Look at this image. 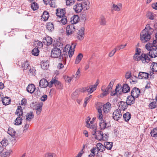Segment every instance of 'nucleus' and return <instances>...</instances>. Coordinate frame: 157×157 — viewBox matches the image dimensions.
Returning <instances> with one entry per match:
<instances>
[{"mask_svg": "<svg viewBox=\"0 0 157 157\" xmlns=\"http://www.w3.org/2000/svg\"><path fill=\"white\" fill-rule=\"evenodd\" d=\"M153 30L149 25H146L145 28L143 30L140 34V40L143 43L149 41L151 38V35L153 32Z\"/></svg>", "mask_w": 157, "mask_h": 157, "instance_id": "nucleus-1", "label": "nucleus"}, {"mask_svg": "<svg viewBox=\"0 0 157 157\" xmlns=\"http://www.w3.org/2000/svg\"><path fill=\"white\" fill-rule=\"evenodd\" d=\"M51 55V56L54 58H59L61 59L62 58L64 64L66 63L67 58H68L67 54L66 53H63L61 55V50L57 47H55L52 49Z\"/></svg>", "mask_w": 157, "mask_h": 157, "instance_id": "nucleus-2", "label": "nucleus"}, {"mask_svg": "<svg viewBox=\"0 0 157 157\" xmlns=\"http://www.w3.org/2000/svg\"><path fill=\"white\" fill-rule=\"evenodd\" d=\"M151 57L149 56L148 53H142L140 56V60L142 63L144 64H147L149 63L151 60Z\"/></svg>", "mask_w": 157, "mask_h": 157, "instance_id": "nucleus-3", "label": "nucleus"}, {"mask_svg": "<svg viewBox=\"0 0 157 157\" xmlns=\"http://www.w3.org/2000/svg\"><path fill=\"white\" fill-rule=\"evenodd\" d=\"M114 81L115 80L113 79L110 82L109 85L105 90V91L101 94V95L103 96L102 97L105 96L109 94V91L111 90L112 89Z\"/></svg>", "mask_w": 157, "mask_h": 157, "instance_id": "nucleus-4", "label": "nucleus"}, {"mask_svg": "<svg viewBox=\"0 0 157 157\" xmlns=\"http://www.w3.org/2000/svg\"><path fill=\"white\" fill-rule=\"evenodd\" d=\"M149 51L148 53L149 56L151 58H155L157 56V48L152 47L149 49H147Z\"/></svg>", "mask_w": 157, "mask_h": 157, "instance_id": "nucleus-5", "label": "nucleus"}, {"mask_svg": "<svg viewBox=\"0 0 157 157\" xmlns=\"http://www.w3.org/2000/svg\"><path fill=\"white\" fill-rule=\"evenodd\" d=\"M119 109H116L113 114V118L115 120L118 121L122 117V115L121 112Z\"/></svg>", "mask_w": 157, "mask_h": 157, "instance_id": "nucleus-6", "label": "nucleus"}, {"mask_svg": "<svg viewBox=\"0 0 157 157\" xmlns=\"http://www.w3.org/2000/svg\"><path fill=\"white\" fill-rule=\"evenodd\" d=\"M39 88H37L36 89L35 86L33 84H30L29 85L27 88V91L31 94L33 93L35 91L36 92V90L37 91V94H38V92L40 94V91H39Z\"/></svg>", "mask_w": 157, "mask_h": 157, "instance_id": "nucleus-7", "label": "nucleus"}, {"mask_svg": "<svg viewBox=\"0 0 157 157\" xmlns=\"http://www.w3.org/2000/svg\"><path fill=\"white\" fill-rule=\"evenodd\" d=\"M140 89L136 87L133 88L131 91V95L135 98L139 97L140 95Z\"/></svg>", "mask_w": 157, "mask_h": 157, "instance_id": "nucleus-8", "label": "nucleus"}, {"mask_svg": "<svg viewBox=\"0 0 157 157\" xmlns=\"http://www.w3.org/2000/svg\"><path fill=\"white\" fill-rule=\"evenodd\" d=\"M56 11V15L58 17V19H60L61 17L65 16L66 13L65 8L57 9Z\"/></svg>", "mask_w": 157, "mask_h": 157, "instance_id": "nucleus-9", "label": "nucleus"}, {"mask_svg": "<svg viewBox=\"0 0 157 157\" xmlns=\"http://www.w3.org/2000/svg\"><path fill=\"white\" fill-rule=\"evenodd\" d=\"M75 26L73 24L67 26L66 28L67 34L69 36L71 35L75 31Z\"/></svg>", "mask_w": 157, "mask_h": 157, "instance_id": "nucleus-10", "label": "nucleus"}, {"mask_svg": "<svg viewBox=\"0 0 157 157\" xmlns=\"http://www.w3.org/2000/svg\"><path fill=\"white\" fill-rule=\"evenodd\" d=\"M84 27H82L79 30L77 33V37L78 39L79 40H82L84 37Z\"/></svg>", "mask_w": 157, "mask_h": 157, "instance_id": "nucleus-11", "label": "nucleus"}, {"mask_svg": "<svg viewBox=\"0 0 157 157\" xmlns=\"http://www.w3.org/2000/svg\"><path fill=\"white\" fill-rule=\"evenodd\" d=\"M96 90L93 87L92 85L90 86L84 88H83L81 91L83 92H88V94H90Z\"/></svg>", "mask_w": 157, "mask_h": 157, "instance_id": "nucleus-12", "label": "nucleus"}, {"mask_svg": "<svg viewBox=\"0 0 157 157\" xmlns=\"http://www.w3.org/2000/svg\"><path fill=\"white\" fill-rule=\"evenodd\" d=\"M149 75V74L147 73L140 72L138 76V78L139 79H148Z\"/></svg>", "mask_w": 157, "mask_h": 157, "instance_id": "nucleus-13", "label": "nucleus"}, {"mask_svg": "<svg viewBox=\"0 0 157 157\" xmlns=\"http://www.w3.org/2000/svg\"><path fill=\"white\" fill-rule=\"evenodd\" d=\"M119 109L120 110H125L127 108L128 105L126 102L121 101L118 103Z\"/></svg>", "mask_w": 157, "mask_h": 157, "instance_id": "nucleus-14", "label": "nucleus"}, {"mask_svg": "<svg viewBox=\"0 0 157 157\" xmlns=\"http://www.w3.org/2000/svg\"><path fill=\"white\" fill-rule=\"evenodd\" d=\"M48 82L46 79L42 78L39 82V86L42 88H45L48 86Z\"/></svg>", "mask_w": 157, "mask_h": 157, "instance_id": "nucleus-15", "label": "nucleus"}, {"mask_svg": "<svg viewBox=\"0 0 157 157\" xmlns=\"http://www.w3.org/2000/svg\"><path fill=\"white\" fill-rule=\"evenodd\" d=\"M135 98L131 95L128 96L126 99V102L128 105H131L135 103Z\"/></svg>", "mask_w": 157, "mask_h": 157, "instance_id": "nucleus-16", "label": "nucleus"}, {"mask_svg": "<svg viewBox=\"0 0 157 157\" xmlns=\"http://www.w3.org/2000/svg\"><path fill=\"white\" fill-rule=\"evenodd\" d=\"M73 8L75 12L77 13H80L83 9L82 5L80 3H78L76 4L74 6Z\"/></svg>", "mask_w": 157, "mask_h": 157, "instance_id": "nucleus-17", "label": "nucleus"}, {"mask_svg": "<svg viewBox=\"0 0 157 157\" xmlns=\"http://www.w3.org/2000/svg\"><path fill=\"white\" fill-rule=\"evenodd\" d=\"M103 107L104 112L105 113L109 112L111 108V104L109 102H108L104 104Z\"/></svg>", "mask_w": 157, "mask_h": 157, "instance_id": "nucleus-18", "label": "nucleus"}, {"mask_svg": "<svg viewBox=\"0 0 157 157\" xmlns=\"http://www.w3.org/2000/svg\"><path fill=\"white\" fill-rule=\"evenodd\" d=\"M81 4L84 10H87L90 8V3L88 0H84Z\"/></svg>", "mask_w": 157, "mask_h": 157, "instance_id": "nucleus-19", "label": "nucleus"}, {"mask_svg": "<svg viewBox=\"0 0 157 157\" xmlns=\"http://www.w3.org/2000/svg\"><path fill=\"white\" fill-rule=\"evenodd\" d=\"M76 46V44L72 43L71 45L70 49L68 52V55L69 57H71L74 53L75 48Z\"/></svg>", "mask_w": 157, "mask_h": 157, "instance_id": "nucleus-20", "label": "nucleus"}, {"mask_svg": "<svg viewBox=\"0 0 157 157\" xmlns=\"http://www.w3.org/2000/svg\"><path fill=\"white\" fill-rule=\"evenodd\" d=\"M154 47L157 48V39L154 40L152 44L148 43L145 45L146 49H149L151 48Z\"/></svg>", "mask_w": 157, "mask_h": 157, "instance_id": "nucleus-21", "label": "nucleus"}, {"mask_svg": "<svg viewBox=\"0 0 157 157\" xmlns=\"http://www.w3.org/2000/svg\"><path fill=\"white\" fill-rule=\"evenodd\" d=\"M28 75L29 76H35L36 74V71L34 67H31L27 70V71Z\"/></svg>", "mask_w": 157, "mask_h": 157, "instance_id": "nucleus-22", "label": "nucleus"}, {"mask_svg": "<svg viewBox=\"0 0 157 157\" xmlns=\"http://www.w3.org/2000/svg\"><path fill=\"white\" fill-rule=\"evenodd\" d=\"M52 38L49 36H47L45 39L43 40V42L48 45H49L52 44Z\"/></svg>", "mask_w": 157, "mask_h": 157, "instance_id": "nucleus-23", "label": "nucleus"}, {"mask_svg": "<svg viewBox=\"0 0 157 157\" xmlns=\"http://www.w3.org/2000/svg\"><path fill=\"white\" fill-rule=\"evenodd\" d=\"M22 67L24 72L28 70L31 67L28 61H26L22 63Z\"/></svg>", "mask_w": 157, "mask_h": 157, "instance_id": "nucleus-24", "label": "nucleus"}, {"mask_svg": "<svg viewBox=\"0 0 157 157\" xmlns=\"http://www.w3.org/2000/svg\"><path fill=\"white\" fill-rule=\"evenodd\" d=\"M25 117L26 120L29 121H30L34 117L33 112L31 111L27 113Z\"/></svg>", "mask_w": 157, "mask_h": 157, "instance_id": "nucleus-25", "label": "nucleus"}, {"mask_svg": "<svg viewBox=\"0 0 157 157\" xmlns=\"http://www.w3.org/2000/svg\"><path fill=\"white\" fill-rule=\"evenodd\" d=\"M79 21V17L76 15L72 16L71 18V22L72 24H76Z\"/></svg>", "mask_w": 157, "mask_h": 157, "instance_id": "nucleus-26", "label": "nucleus"}, {"mask_svg": "<svg viewBox=\"0 0 157 157\" xmlns=\"http://www.w3.org/2000/svg\"><path fill=\"white\" fill-rule=\"evenodd\" d=\"M149 108L153 109L157 107V99H153L149 105Z\"/></svg>", "mask_w": 157, "mask_h": 157, "instance_id": "nucleus-27", "label": "nucleus"}, {"mask_svg": "<svg viewBox=\"0 0 157 157\" xmlns=\"http://www.w3.org/2000/svg\"><path fill=\"white\" fill-rule=\"evenodd\" d=\"M102 108V105L100 106L98 108V117L99 119L101 120H103V116L102 114V110L101 109Z\"/></svg>", "mask_w": 157, "mask_h": 157, "instance_id": "nucleus-28", "label": "nucleus"}, {"mask_svg": "<svg viewBox=\"0 0 157 157\" xmlns=\"http://www.w3.org/2000/svg\"><path fill=\"white\" fill-rule=\"evenodd\" d=\"M96 146L98 147V152L97 154L99 153V151L103 152L105 150V146H103L102 144L100 143H98L96 145Z\"/></svg>", "mask_w": 157, "mask_h": 157, "instance_id": "nucleus-29", "label": "nucleus"}, {"mask_svg": "<svg viewBox=\"0 0 157 157\" xmlns=\"http://www.w3.org/2000/svg\"><path fill=\"white\" fill-rule=\"evenodd\" d=\"M130 87L127 84H124L122 89V92L125 93L129 92L130 91Z\"/></svg>", "mask_w": 157, "mask_h": 157, "instance_id": "nucleus-30", "label": "nucleus"}, {"mask_svg": "<svg viewBox=\"0 0 157 157\" xmlns=\"http://www.w3.org/2000/svg\"><path fill=\"white\" fill-rule=\"evenodd\" d=\"M11 101V99L9 97H5L3 98L2 102L3 105H8Z\"/></svg>", "mask_w": 157, "mask_h": 157, "instance_id": "nucleus-31", "label": "nucleus"}, {"mask_svg": "<svg viewBox=\"0 0 157 157\" xmlns=\"http://www.w3.org/2000/svg\"><path fill=\"white\" fill-rule=\"evenodd\" d=\"M99 125L101 130L104 129L106 127L107 122L106 121L103 120H101L99 123Z\"/></svg>", "mask_w": 157, "mask_h": 157, "instance_id": "nucleus-32", "label": "nucleus"}, {"mask_svg": "<svg viewBox=\"0 0 157 157\" xmlns=\"http://www.w3.org/2000/svg\"><path fill=\"white\" fill-rule=\"evenodd\" d=\"M15 131L13 128L10 127L8 128L7 133L12 137L14 138L15 137V135L16 133Z\"/></svg>", "mask_w": 157, "mask_h": 157, "instance_id": "nucleus-33", "label": "nucleus"}, {"mask_svg": "<svg viewBox=\"0 0 157 157\" xmlns=\"http://www.w3.org/2000/svg\"><path fill=\"white\" fill-rule=\"evenodd\" d=\"M131 114L129 112H127L124 114L123 118L124 120L126 122L128 121L131 118Z\"/></svg>", "mask_w": 157, "mask_h": 157, "instance_id": "nucleus-34", "label": "nucleus"}, {"mask_svg": "<svg viewBox=\"0 0 157 157\" xmlns=\"http://www.w3.org/2000/svg\"><path fill=\"white\" fill-rule=\"evenodd\" d=\"M54 85L57 89L59 90H61L63 89V86L62 84L60 82L56 79Z\"/></svg>", "mask_w": 157, "mask_h": 157, "instance_id": "nucleus-35", "label": "nucleus"}, {"mask_svg": "<svg viewBox=\"0 0 157 157\" xmlns=\"http://www.w3.org/2000/svg\"><path fill=\"white\" fill-rule=\"evenodd\" d=\"M97 135H96L95 138L99 141L101 140L102 139V136H103V132L101 131H97Z\"/></svg>", "mask_w": 157, "mask_h": 157, "instance_id": "nucleus-36", "label": "nucleus"}, {"mask_svg": "<svg viewBox=\"0 0 157 157\" xmlns=\"http://www.w3.org/2000/svg\"><path fill=\"white\" fill-rule=\"evenodd\" d=\"M38 47L35 48L32 51V54L33 55L38 56L39 54L40 51L38 49Z\"/></svg>", "mask_w": 157, "mask_h": 157, "instance_id": "nucleus-37", "label": "nucleus"}, {"mask_svg": "<svg viewBox=\"0 0 157 157\" xmlns=\"http://www.w3.org/2000/svg\"><path fill=\"white\" fill-rule=\"evenodd\" d=\"M46 28L49 31H52L54 29L53 25L52 23L50 22L47 23L46 25Z\"/></svg>", "mask_w": 157, "mask_h": 157, "instance_id": "nucleus-38", "label": "nucleus"}, {"mask_svg": "<svg viewBox=\"0 0 157 157\" xmlns=\"http://www.w3.org/2000/svg\"><path fill=\"white\" fill-rule=\"evenodd\" d=\"M49 17V13L46 11L44 12L42 17L44 21H47Z\"/></svg>", "mask_w": 157, "mask_h": 157, "instance_id": "nucleus-39", "label": "nucleus"}, {"mask_svg": "<svg viewBox=\"0 0 157 157\" xmlns=\"http://www.w3.org/2000/svg\"><path fill=\"white\" fill-rule=\"evenodd\" d=\"M83 57V55L82 53H79L76 57L75 60V63H78L81 60Z\"/></svg>", "mask_w": 157, "mask_h": 157, "instance_id": "nucleus-40", "label": "nucleus"}, {"mask_svg": "<svg viewBox=\"0 0 157 157\" xmlns=\"http://www.w3.org/2000/svg\"><path fill=\"white\" fill-rule=\"evenodd\" d=\"M113 8L114 10L119 11H120L122 8V5L121 4L117 5L113 4Z\"/></svg>", "mask_w": 157, "mask_h": 157, "instance_id": "nucleus-41", "label": "nucleus"}, {"mask_svg": "<svg viewBox=\"0 0 157 157\" xmlns=\"http://www.w3.org/2000/svg\"><path fill=\"white\" fill-rule=\"evenodd\" d=\"M31 8L33 10H37L39 8V6L37 3L35 2H31Z\"/></svg>", "mask_w": 157, "mask_h": 157, "instance_id": "nucleus-42", "label": "nucleus"}, {"mask_svg": "<svg viewBox=\"0 0 157 157\" xmlns=\"http://www.w3.org/2000/svg\"><path fill=\"white\" fill-rule=\"evenodd\" d=\"M105 147L108 150H110L113 146V143L108 142H105L104 143Z\"/></svg>", "mask_w": 157, "mask_h": 157, "instance_id": "nucleus-43", "label": "nucleus"}, {"mask_svg": "<svg viewBox=\"0 0 157 157\" xmlns=\"http://www.w3.org/2000/svg\"><path fill=\"white\" fill-rule=\"evenodd\" d=\"M22 119L21 117L20 116H18L16 119L15 121V123H14L15 124L19 125L21 124L22 123Z\"/></svg>", "mask_w": 157, "mask_h": 157, "instance_id": "nucleus-44", "label": "nucleus"}, {"mask_svg": "<svg viewBox=\"0 0 157 157\" xmlns=\"http://www.w3.org/2000/svg\"><path fill=\"white\" fill-rule=\"evenodd\" d=\"M19 116H22L23 114V109L22 107L19 106L17 107L16 113Z\"/></svg>", "mask_w": 157, "mask_h": 157, "instance_id": "nucleus-45", "label": "nucleus"}, {"mask_svg": "<svg viewBox=\"0 0 157 157\" xmlns=\"http://www.w3.org/2000/svg\"><path fill=\"white\" fill-rule=\"evenodd\" d=\"M147 17L151 20L154 19L155 15L152 12H149L147 13L146 15Z\"/></svg>", "mask_w": 157, "mask_h": 157, "instance_id": "nucleus-46", "label": "nucleus"}, {"mask_svg": "<svg viewBox=\"0 0 157 157\" xmlns=\"http://www.w3.org/2000/svg\"><path fill=\"white\" fill-rule=\"evenodd\" d=\"M57 19L58 21H61L63 25H65L67 22V17L65 16L61 17L60 19H58V18H57Z\"/></svg>", "mask_w": 157, "mask_h": 157, "instance_id": "nucleus-47", "label": "nucleus"}, {"mask_svg": "<svg viewBox=\"0 0 157 157\" xmlns=\"http://www.w3.org/2000/svg\"><path fill=\"white\" fill-rule=\"evenodd\" d=\"M151 70L153 72H157V63L153 62L151 64Z\"/></svg>", "mask_w": 157, "mask_h": 157, "instance_id": "nucleus-48", "label": "nucleus"}, {"mask_svg": "<svg viewBox=\"0 0 157 157\" xmlns=\"http://www.w3.org/2000/svg\"><path fill=\"white\" fill-rule=\"evenodd\" d=\"M151 136L154 137H157V128H154L150 132Z\"/></svg>", "mask_w": 157, "mask_h": 157, "instance_id": "nucleus-49", "label": "nucleus"}, {"mask_svg": "<svg viewBox=\"0 0 157 157\" xmlns=\"http://www.w3.org/2000/svg\"><path fill=\"white\" fill-rule=\"evenodd\" d=\"M100 25H106V21L104 16H101L100 19Z\"/></svg>", "mask_w": 157, "mask_h": 157, "instance_id": "nucleus-50", "label": "nucleus"}, {"mask_svg": "<svg viewBox=\"0 0 157 157\" xmlns=\"http://www.w3.org/2000/svg\"><path fill=\"white\" fill-rule=\"evenodd\" d=\"M0 143L2 146L5 148L6 147L8 144V140L4 138L0 142Z\"/></svg>", "mask_w": 157, "mask_h": 157, "instance_id": "nucleus-51", "label": "nucleus"}, {"mask_svg": "<svg viewBox=\"0 0 157 157\" xmlns=\"http://www.w3.org/2000/svg\"><path fill=\"white\" fill-rule=\"evenodd\" d=\"M41 67L44 70L47 69L49 67V64L48 62H43L41 65Z\"/></svg>", "mask_w": 157, "mask_h": 157, "instance_id": "nucleus-52", "label": "nucleus"}, {"mask_svg": "<svg viewBox=\"0 0 157 157\" xmlns=\"http://www.w3.org/2000/svg\"><path fill=\"white\" fill-rule=\"evenodd\" d=\"M92 95H90L89 97H86L85 99L84 103L83 105L84 107H85L86 105L88 103L89 101L92 98Z\"/></svg>", "mask_w": 157, "mask_h": 157, "instance_id": "nucleus-53", "label": "nucleus"}, {"mask_svg": "<svg viewBox=\"0 0 157 157\" xmlns=\"http://www.w3.org/2000/svg\"><path fill=\"white\" fill-rule=\"evenodd\" d=\"M79 91L78 90H76L75 92L72 94V98L73 99H75L78 97V93Z\"/></svg>", "mask_w": 157, "mask_h": 157, "instance_id": "nucleus-54", "label": "nucleus"}, {"mask_svg": "<svg viewBox=\"0 0 157 157\" xmlns=\"http://www.w3.org/2000/svg\"><path fill=\"white\" fill-rule=\"evenodd\" d=\"M122 88L121 85L118 84L117 85L115 90L117 92H118L119 94H121V92H122Z\"/></svg>", "mask_w": 157, "mask_h": 157, "instance_id": "nucleus-55", "label": "nucleus"}, {"mask_svg": "<svg viewBox=\"0 0 157 157\" xmlns=\"http://www.w3.org/2000/svg\"><path fill=\"white\" fill-rule=\"evenodd\" d=\"M80 76V71L79 69H78L76 72L75 74L74 75L73 78H78Z\"/></svg>", "mask_w": 157, "mask_h": 157, "instance_id": "nucleus-56", "label": "nucleus"}, {"mask_svg": "<svg viewBox=\"0 0 157 157\" xmlns=\"http://www.w3.org/2000/svg\"><path fill=\"white\" fill-rule=\"evenodd\" d=\"M137 53H136L133 56V59L135 60L138 61L140 60V56H139V55H137Z\"/></svg>", "mask_w": 157, "mask_h": 157, "instance_id": "nucleus-57", "label": "nucleus"}, {"mask_svg": "<svg viewBox=\"0 0 157 157\" xmlns=\"http://www.w3.org/2000/svg\"><path fill=\"white\" fill-rule=\"evenodd\" d=\"M3 81L2 77L0 76V89H2L4 88V85L3 82Z\"/></svg>", "mask_w": 157, "mask_h": 157, "instance_id": "nucleus-58", "label": "nucleus"}, {"mask_svg": "<svg viewBox=\"0 0 157 157\" xmlns=\"http://www.w3.org/2000/svg\"><path fill=\"white\" fill-rule=\"evenodd\" d=\"M55 81V79H52L51 81L50 82H48V86L50 88L52 87V86L53 84H54V85Z\"/></svg>", "mask_w": 157, "mask_h": 157, "instance_id": "nucleus-59", "label": "nucleus"}, {"mask_svg": "<svg viewBox=\"0 0 157 157\" xmlns=\"http://www.w3.org/2000/svg\"><path fill=\"white\" fill-rule=\"evenodd\" d=\"M74 3V0H66V5L67 6H71Z\"/></svg>", "mask_w": 157, "mask_h": 157, "instance_id": "nucleus-60", "label": "nucleus"}, {"mask_svg": "<svg viewBox=\"0 0 157 157\" xmlns=\"http://www.w3.org/2000/svg\"><path fill=\"white\" fill-rule=\"evenodd\" d=\"M92 128L93 129V131L92 132V134L93 135H95L96 132V128L94 126L91 125L89 128Z\"/></svg>", "mask_w": 157, "mask_h": 157, "instance_id": "nucleus-61", "label": "nucleus"}, {"mask_svg": "<svg viewBox=\"0 0 157 157\" xmlns=\"http://www.w3.org/2000/svg\"><path fill=\"white\" fill-rule=\"evenodd\" d=\"M116 51V50L114 48L109 53V56L110 57H112L114 55Z\"/></svg>", "mask_w": 157, "mask_h": 157, "instance_id": "nucleus-62", "label": "nucleus"}, {"mask_svg": "<svg viewBox=\"0 0 157 157\" xmlns=\"http://www.w3.org/2000/svg\"><path fill=\"white\" fill-rule=\"evenodd\" d=\"M90 118L89 117H88L87 118L86 124V126L87 128H90L91 126L90 124L89 123V122L90 121Z\"/></svg>", "mask_w": 157, "mask_h": 157, "instance_id": "nucleus-63", "label": "nucleus"}, {"mask_svg": "<svg viewBox=\"0 0 157 157\" xmlns=\"http://www.w3.org/2000/svg\"><path fill=\"white\" fill-rule=\"evenodd\" d=\"M54 154L50 153H48L45 154V157H55L54 156Z\"/></svg>", "mask_w": 157, "mask_h": 157, "instance_id": "nucleus-64", "label": "nucleus"}]
</instances>
